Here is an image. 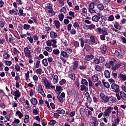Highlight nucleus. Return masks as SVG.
<instances>
[{
	"label": "nucleus",
	"instance_id": "34",
	"mask_svg": "<svg viewBox=\"0 0 126 126\" xmlns=\"http://www.w3.org/2000/svg\"><path fill=\"white\" fill-rule=\"evenodd\" d=\"M3 58L5 60H8L10 58V55L6 52H4L3 55Z\"/></svg>",
	"mask_w": 126,
	"mask_h": 126
},
{
	"label": "nucleus",
	"instance_id": "12",
	"mask_svg": "<svg viewBox=\"0 0 126 126\" xmlns=\"http://www.w3.org/2000/svg\"><path fill=\"white\" fill-rule=\"evenodd\" d=\"M114 27L117 29L118 30H122V26L120 25V23L119 22L115 21L113 23Z\"/></svg>",
	"mask_w": 126,
	"mask_h": 126
},
{
	"label": "nucleus",
	"instance_id": "22",
	"mask_svg": "<svg viewBox=\"0 0 126 126\" xmlns=\"http://www.w3.org/2000/svg\"><path fill=\"white\" fill-rule=\"evenodd\" d=\"M79 63V61H74V62L73 63L74 65H73V67H72L73 70H76V68L78 67Z\"/></svg>",
	"mask_w": 126,
	"mask_h": 126
},
{
	"label": "nucleus",
	"instance_id": "35",
	"mask_svg": "<svg viewBox=\"0 0 126 126\" xmlns=\"http://www.w3.org/2000/svg\"><path fill=\"white\" fill-rule=\"evenodd\" d=\"M42 64H43V65L44 66H48V59H47V58H44L42 60Z\"/></svg>",
	"mask_w": 126,
	"mask_h": 126
},
{
	"label": "nucleus",
	"instance_id": "55",
	"mask_svg": "<svg viewBox=\"0 0 126 126\" xmlns=\"http://www.w3.org/2000/svg\"><path fill=\"white\" fill-rule=\"evenodd\" d=\"M18 53H19V51H18V50H17L16 48L14 47L13 48V54H14V55H17Z\"/></svg>",
	"mask_w": 126,
	"mask_h": 126
},
{
	"label": "nucleus",
	"instance_id": "29",
	"mask_svg": "<svg viewBox=\"0 0 126 126\" xmlns=\"http://www.w3.org/2000/svg\"><path fill=\"white\" fill-rule=\"evenodd\" d=\"M121 53H122V48H119L117 50H116L115 52V55L116 57H119L120 55H121Z\"/></svg>",
	"mask_w": 126,
	"mask_h": 126
},
{
	"label": "nucleus",
	"instance_id": "61",
	"mask_svg": "<svg viewBox=\"0 0 126 126\" xmlns=\"http://www.w3.org/2000/svg\"><path fill=\"white\" fill-rule=\"evenodd\" d=\"M94 62L95 64H99L100 63V61L98 58H94Z\"/></svg>",
	"mask_w": 126,
	"mask_h": 126
},
{
	"label": "nucleus",
	"instance_id": "57",
	"mask_svg": "<svg viewBox=\"0 0 126 126\" xmlns=\"http://www.w3.org/2000/svg\"><path fill=\"white\" fill-rule=\"evenodd\" d=\"M53 53L54 55H59L60 54V50L59 49H54L53 51Z\"/></svg>",
	"mask_w": 126,
	"mask_h": 126
},
{
	"label": "nucleus",
	"instance_id": "11",
	"mask_svg": "<svg viewBox=\"0 0 126 126\" xmlns=\"http://www.w3.org/2000/svg\"><path fill=\"white\" fill-rule=\"evenodd\" d=\"M108 102L110 103V104H113V103H116L117 102V98H116V97L114 96H109L108 98Z\"/></svg>",
	"mask_w": 126,
	"mask_h": 126
},
{
	"label": "nucleus",
	"instance_id": "41",
	"mask_svg": "<svg viewBox=\"0 0 126 126\" xmlns=\"http://www.w3.org/2000/svg\"><path fill=\"white\" fill-rule=\"evenodd\" d=\"M94 68L96 71H99V72H101V71H102V70H103V69H102V68L101 67V66L99 65H96L95 66Z\"/></svg>",
	"mask_w": 126,
	"mask_h": 126
},
{
	"label": "nucleus",
	"instance_id": "38",
	"mask_svg": "<svg viewBox=\"0 0 126 126\" xmlns=\"http://www.w3.org/2000/svg\"><path fill=\"white\" fill-rule=\"evenodd\" d=\"M23 28L24 30H30V29L31 28V26L30 25L25 24L23 26Z\"/></svg>",
	"mask_w": 126,
	"mask_h": 126
},
{
	"label": "nucleus",
	"instance_id": "45",
	"mask_svg": "<svg viewBox=\"0 0 126 126\" xmlns=\"http://www.w3.org/2000/svg\"><path fill=\"white\" fill-rule=\"evenodd\" d=\"M90 38L93 44L96 43V40H95V36L94 35H91Z\"/></svg>",
	"mask_w": 126,
	"mask_h": 126
},
{
	"label": "nucleus",
	"instance_id": "32",
	"mask_svg": "<svg viewBox=\"0 0 126 126\" xmlns=\"http://www.w3.org/2000/svg\"><path fill=\"white\" fill-rule=\"evenodd\" d=\"M80 42V45L81 47L82 48H83L84 47V44H85V39H83V37H81L79 39Z\"/></svg>",
	"mask_w": 126,
	"mask_h": 126
},
{
	"label": "nucleus",
	"instance_id": "37",
	"mask_svg": "<svg viewBox=\"0 0 126 126\" xmlns=\"http://www.w3.org/2000/svg\"><path fill=\"white\" fill-rule=\"evenodd\" d=\"M58 79H59V76L57 75H55L53 79L54 84H57V83H58Z\"/></svg>",
	"mask_w": 126,
	"mask_h": 126
},
{
	"label": "nucleus",
	"instance_id": "17",
	"mask_svg": "<svg viewBox=\"0 0 126 126\" xmlns=\"http://www.w3.org/2000/svg\"><path fill=\"white\" fill-rule=\"evenodd\" d=\"M50 38L51 39H55V38H58V34L56 32L51 31L50 33Z\"/></svg>",
	"mask_w": 126,
	"mask_h": 126
},
{
	"label": "nucleus",
	"instance_id": "18",
	"mask_svg": "<svg viewBox=\"0 0 126 126\" xmlns=\"http://www.w3.org/2000/svg\"><path fill=\"white\" fill-rule=\"evenodd\" d=\"M118 78H120L122 81H126V74H123L122 73L118 74Z\"/></svg>",
	"mask_w": 126,
	"mask_h": 126
},
{
	"label": "nucleus",
	"instance_id": "40",
	"mask_svg": "<svg viewBox=\"0 0 126 126\" xmlns=\"http://www.w3.org/2000/svg\"><path fill=\"white\" fill-rule=\"evenodd\" d=\"M37 90L39 93L41 92H43V91H44V90L43 89V87L42 86V85L39 84L37 86Z\"/></svg>",
	"mask_w": 126,
	"mask_h": 126
},
{
	"label": "nucleus",
	"instance_id": "9",
	"mask_svg": "<svg viewBox=\"0 0 126 126\" xmlns=\"http://www.w3.org/2000/svg\"><path fill=\"white\" fill-rule=\"evenodd\" d=\"M11 94L15 96V97H17V98H19L20 97V92H19V90H16V91H14L11 90Z\"/></svg>",
	"mask_w": 126,
	"mask_h": 126
},
{
	"label": "nucleus",
	"instance_id": "58",
	"mask_svg": "<svg viewBox=\"0 0 126 126\" xmlns=\"http://www.w3.org/2000/svg\"><path fill=\"white\" fill-rule=\"evenodd\" d=\"M15 69H16V71H20L21 70L20 66L17 64L15 65Z\"/></svg>",
	"mask_w": 126,
	"mask_h": 126
},
{
	"label": "nucleus",
	"instance_id": "33",
	"mask_svg": "<svg viewBox=\"0 0 126 126\" xmlns=\"http://www.w3.org/2000/svg\"><path fill=\"white\" fill-rule=\"evenodd\" d=\"M31 102L32 104V105H33V106H35V105H36L37 103V99L36 98L32 97L31 99Z\"/></svg>",
	"mask_w": 126,
	"mask_h": 126
},
{
	"label": "nucleus",
	"instance_id": "27",
	"mask_svg": "<svg viewBox=\"0 0 126 126\" xmlns=\"http://www.w3.org/2000/svg\"><path fill=\"white\" fill-rule=\"evenodd\" d=\"M106 17L102 16L100 20V23L101 24L102 26H105L106 24Z\"/></svg>",
	"mask_w": 126,
	"mask_h": 126
},
{
	"label": "nucleus",
	"instance_id": "39",
	"mask_svg": "<svg viewBox=\"0 0 126 126\" xmlns=\"http://www.w3.org/2000/svg\"><path fill=\"white\" fill-rule=\"evenodd\" d=\"M82 14L84 16H87V9L86 7H84L82 9Z\"/></svg>",
	"mask_w": 126,
	"mask_h": 126
},
{
	"label": "nucleus",
	"instance_id": "3",
	"mask_svg": "<svg viewBox=\"0 0 126 126\" xmlns=\"http://www.w3.org/2000/svg\"><path fill=\"white\" fill-rule=\"evenodd\" d=\"M46 10H48V13H51V16L56 15V12L54 11L53 4L51 3H47V6H45Z\"/></svg>",
	"mask_w": 126,
	"mask_h": 126
},
{
	"label": "nucleus",
	"instance_id": "20",
	"mask_svg": "<svg viewBox=\"0 0 126 126\" xmlns=\"http://www.w3.org/2000/svg\"><path fill=\"white\" fill-rule=\"evenodd\" d=\"M104 73L105 78L109 79L111 77V72L108 70H105Z\"/></svg>",
	"mask_w": 126,
	"mask_h": 126
},
{
	"label": "nucleus",
	"instance_id": "19",
	"mask_svg": "<svg viewBox=\"0 0 126 126\" xmlns=\"http://www.w3.org/2000/svg\"><path fill=\"white\" fill-rule=\"evenodd\" d=\"M56 112H57V113L59 115H64V114H65V111H64V110L61 108H58L56 110Z\"/></svg>",
	"mask_w": 126,
	"mask_h": 126
},
{
	"label": "nucleus",
	"instance_id": "2",
	"mask_svg": "<svg viewBox=\"0 0 126 126\" xmlns=\"http://www.w3.org/2000/svg\"><path fill=\"white\" fill-rule=\"evenodd\" d=\"M81 84L82 85L80 86V91L88 92V87L87 86H88V82H87V80L85 79H82Z\"/></svg>",
	"mask_w": 126,
	"mask_h": 126
},
{
	"label": "nucleus",
	"instance_id": "13",
	"mask_svg": "<svg viewBox=\"0 0 126 126\" xmlns=\"http://www.w3.org/2000/svg\"><path fill=\"white\" fill-rule=\"evenodd\" d=\"M60 57H62V58H64L67 59V58H68V57H69V55H68V54H67V53H66V52H65L63 50H62L61 51Z\"/></svg>",
	"mask_w": 126,
	"mask_h": 126
},
{
	"label": "nucleus",
	"instance_id": "56",
	"mask_svg": "<svg viewBox=\"0 0 126 126\" xmlns=\"http://www.w3.org/2000/svg\"><path fill=\"white\" fill-rule=\"evenodd\" d=\"M66 82V80L64 79H62L61 81L59 82V84L60 85H63V84H65V83Z\"/></svg>",
	"mask_w": 126,
	"mask_h": 126
},
{
	"label": "nucleus",
	"instance_id": "8",
	"mask_svg": "<svg viewBox=\"0 0 126 126\" xmlns=\"http://www.w3.org/2000/svg\"><path fill=\"white\" fill-rule=\"evenodd\" d=\"M99 96L101 99L102 102H103L104 103H108V97L107 95H105L103 93H101L100 94Z\"/></svg>",
	"mask_w": 126,
	"mask_h": 126
},
{
	"label": "nucleus",
	"instance_id": "36",
	"mask_svg": "<svg viewBox=\"0 0 126 126\" xmlns=\"http://www.w3.org/2000/svg\"><path fill=\"white\" fill-rule=\"evenodd\" d=\"M89 69V68H90V67H88V66H87V65H80L79 66V69H80V70H84L85 69Z\"/></svg>",
	"mask_w": 126,
	"mask_h": 126
},
{
	"label": "nucleus",
	"instance_id": "44",
	"mask_svg": "<svg viewBox=\"0 0 126 126\" xmlns=\"http://www.w3.org/2000/svg\"><path fill=\"white\" fill-rule=\"evenodd\" d=\"M97 7L98 8L99 10H103L104 9V5L100 3L97 5Z\"/></svg>",
	"mask_w": 126,
	"mask_h": 126
},
{
	"label": "nucleus",
	"instance_id": "49",
	"mask_svg": "<svg viewBox=\"0 0 126 126\" xmlns=\"http://www.w3.org/2000/svg\"><path fill=\"white\" fill-rule=\"evenodd\" d=\"M85 44L87 45H93L91 40L88 39H85Z\"/></svg>",
	"mask_w": 126,
	"mask_h": 126
},
{
	"label": "nucleus",
	"instance_id": "15",
	"mask_svg": "<svg viewBox=\"0 0 126 126\" xmlns=\"http://www.w3.org/2000/svg\"><path fill=\"white\" fill-rule=\"evenodd\" d=\"M15 15H19V16H26V13H23V10L20 9L19 10V13L15 12Z\"/></svg>",
	"mask_w": 126,
	"mask_h": 126
},
{
	"label": "nucleus",
	"instance_id": "46",
	"mask_svg": "<svg viewBox=\"0 0 126 126\" xmlns=\"http://www.w3.org/2000/svg\"><path fill=\"white\" fill-rule=\"evenodd\" d=\"M73 27L74 28L77 29V30L80 28V26H79V24L77 22H75L73 24Z\"/></svg>",
	"mask_w": 126,
	"mask_h": 126
},
{
	"label": "nucleus",
	"instance_id": "16",
	"mask_svg": "<svg viewBox=\"0 0 126 126\" xmlns=\"http://www.w3.org/2000/svg\"><path fill=\"white\" fill-rule=\"evenodd\" d=\"M80 114L82 117H85L87 115V111L84 108H81L80 109Z\"/></svg>",
	"mask_w": 126,
	"mask_h": 126
},
{
	"label": "nucleus",
	"instance_id": "1",
	"mask_svg": "<svg viewBox=\"0 0 126 126\" xmlns=\"http://www.w3.org/2000/svg\"><path fill=\"white\" fill-rule=\"evenodd\" d=\"M96 32L99 34H101L100 35V39L101 41H105L106 40V35L108 34V29L105 27L101 28L100 27L96 29Z\"/></svg>",
	"mask_w": 126,
	"mask_h": 126
},
{
	"label": "nucleus",
	"instance_id": "47",
	"mask_svg": "<svg viewBox=\"0 0 126 126\" xmlns=\"http://www.w3.org/2000/svg\"><path fill=\"white\" fill-rule=\"evenodd\" d=\"M84 49H86V52H90V50H91V46H90L88 44H85Z\"/></svg>",
	"mask_w": 126,
	"mask_h": 126
},
{
	"label": "nucleus",
	"instance_id": "30",
	"mask_svg": "<svg viewBox=\"0 0 126 126\" xmlns=\"http://www.w3.org/2000/svg\"><path fill=\"white\" fill-rule=\"evenodd\" d=\"M54 23H55V27L56 29H59L60 27V24L61 23H60V21L58 20H54Z\"/></svg>",
	"mask_w": 126,
	"mask_h": 126
},
{
	"label": "nucleus",
	"instance_id": "53",
	"mask_svg": "<svg viewBox=\"0 0 126 126\" xmlns=\"http://www.w3.org/2000/svg\"><path fill=\"white\" fill-rule=\"evenodd\" d=\"M69 78L72 79V80H75V74L72 73L69 75Z\"/></svg>",
	"mask_w": 126,
	"mask_h": 126
},
{
	"label": "nucleus",
	"instance_id": "59",
	"mask_svg": "<svg viewBox=\"0 0 126 126\" xmlns=\"http://www.w3.org/2000/svg\"><path fill=\"white\" fill-rule=\"evenodd\" d=\"M99 62L102 63L105 62V58L103 56H100L98 58Z\"/></svg>",
	"mask_w": 126,
	"mask_h": 126
},
{
	"label": "nucleus",
	"instance_id": "31",
	"mask_svg": "<svg viewBox=\"0 0 126 126\" xmlns=\"http://www.w3.org/2000/svg\"><path fill=\"white\" fill-rule=\"evenodd\" d=\"M116 96L117 98V99L118 100V101H120V100H121V99L122 98V91L121 92V91H120L119 92H116Z\"/></svg>",
	"mask_w": 126,
	"mask_h": 126
},
{
	"label": "nucleus",
	"instance_id": "64",
	"mask_svg": "<svg viewBox=\"0 0 126 126\" xmlns=\"http://www.w3.org/2000/svg\"><path fill=\"white\" fill-rule=\"evenodd\" d=\"M121 40L122 42V43H124V44H126V37L124 36H121Z\"/></svg>",
	"mask_w": 126,
	"mask_h": 126
},
{
	"label": "nucleus",
	"instance_id": "52",
	"mask_svg": "<svg viewBox=\"0 0 126 126\" xmlns=\"http://www.w3.org/2000/svg\"><path fill=\"white\" fill-rule=\"evenodd\" d=\"M115 20V17L114 15H111L108 17V21H114Z\"/></svg>",
	"mask_w": 126,
	"mask_h": 126
},
{
	"label": "nucleus",
	"instance_id": "25",
	"mask_svg": "<svg viewBox=\"0 0 126 126\" xmlns=\"http://www.w3.org/2000/svg\"><path fill=\"white\" fill-rule=\"evenodd\" d=\"M56 91L57 95H60L61 93H62V91H63V88H62V86H57L56 87Z\"/></svg>",
	"mask_w": 126,
	"mask_h": 126
},
{
	"label": "nucleus",
	"instance_id": "10",
	"mask_svg": "<svg viewBox=\"0 0 126 126\" xmlns=\"http://www.w3.org/2000/svg\"><path fill=\"white\" fill-rule=\"evenodd\" d=\"M92 120L91 125H93L92 126H97L99 125L98 123V120L96 117H92Z\"/></svg>",
	"mask_w": 126,
	"mask_h": 126
},
{
	"label": "nucleus",
	"instance_id": "63",
	"mask_svg": "<svg viewBox=\"0 0 126 126\" xmlns=\"http://www.w3.org/2000/svg\"><path fill=\"white\" fill-rule=\"evenodd\" d=\"M36 72L37 74H39V75H41V74H42V68H39L38 69H37L36 70Z\"/></svg>",
	"mask_w": 126,
	"mask_h": 126
},
{
	"label": "nucleus",
	"instance_id": "23",
	"mask_svg": "<svg viewBox=\"0 0 126 126\" xmlns=\"http://www.w3.org/2000/svg\"><path fill=\"white\" fill-rule=\"evenodd\" d=\"M102 83L105 88H110V84L108 82H105V79L102 80Z\"/></svg>",
	"mask_w": 126,
	"mask_h": 126
},
{
	"label": "nucleus",
	"instance_id": "43",
	"mask_svg": "<svg viewBox=\"0 0 126 126\" xmlns=\"http://www.w3.org/2000/svg\"><path fill=\"white\" fill-rule=\"evenodd\" d=\"M122 100H126V94L124 92L121 91Z\"/></svg>",
	"mask_w": 126,
	"mask_h": 126
},
{
	"label": "nucleus",
	"instance_id": "50",
	"mask_svg": "<svg viewBox=\"0 0 126 126\" xmlns=\"http://www.w3.org/2000/svg\"><path fill=\"white\" fill-rule=\"evenodd\" d=\"M57 124V121L55 120H51L49 122L50 126H54Z\"/></svg>",
	"mask_w": 126,
	"mask_h": 126
},
{
	"label": "nucleus",
	"instance_id": "62",
	"mask_svg": "<svg viewBox=\"0 0 126 126\" xmlns=\"http://www.w3.org/2000/svg\"><path fill=\"white\" fill-rule=\"evenodd\" d=\"M27 39L29 41L30 43L31 44H32L33 43V37L32 36H28Z\"/></svg>",
	"mask_w": 126,
	"mask_h": 126
},
{
	"label": "nucleus",
	"instance_id": "4",
	"mask_svg": "<svg viewBox=\"0 0 126 126\" xmlns=\"http://www.w3.org/2000/svg\"><path fill=\"white\" fill-rule=\"evenodd\" d=\"M95 5H96V3L94 2H92L88 5V10L90 13H96Z\"/></svg>",
	"mask_w": 126,
	"mask_h": 126
},
{
	"label": "nucleus",
	"instance_id": "42",
	"mask_svg": "<svg viewBox=\"0 0 126 126\" xmlns=\"http://www.w3.org/2000/svg\"><path fill=\"white\" fill-rule=\"evenodd\" d=\"M16 115H17L18 117L20 119H21V118L23 117V114L21 113V112L19 111V110H17L16 112Z\"/></svg>",
	"mask_w": 126,
	"mask_h": 126
},
{
	"label": "nucleus",
	"instance_id": "24",
	"mask_svg": "<svg viewBox=\"0 0 126 126\" xmlns=\"http://www.w3.org/2000/svg\"><path fill=\"white\" fill-rule=\"evenodd\" d=\"M100 16L98 15H94V16H93L92 17V20L93 21H94V22H98L99 20H100Z\"/></svg>",
	"mask_w": 126,
	"mask_h": 126
},
{
	"label": "nucleus",
	"instance_id": "51",
	"mask_svg": "<svg viewBox=\"0 0 126 126\" xmlns=\"http://www.w3.org/2000/svg\"><path fill=\"white\" fill-rule=\"evenodd\" d=\"M60 12H63L64 14L66 13V6H64L62 8V9L60 10Z\"/></svg>",
	"mask_w": 126,
	"mask_h": 126
},
{
	"label": "nucleus",
	"instance_id": "14",
	"mask_svg": "<svg viewBox=\"0 0 126 126\" xmlns=\"http://www.w3.org/2000/svg\"><path fill=\"white\" fill-rule=\"evenodd\" d=\"M122 66V64L121 63H116L113 67H111L112 70H113L114 71L117 70V69H119L120 68V67Z\"/></svg>",
	"mask_w": 126,
	"mask_h": 126
},
{
	"label": "nucleus",
	"instance_id": "5",
	"mask_svg": "<svg viewBox=\"0 0 126 126\" xmlns=\"http://www.w3.org/2000/svg\"><path fill=\"white\" fill-rule=\"evenodd\" d=\"M24 50L25 57L28 58V59H32V55H31V51L28 49V48H24Z\"/></svg>",
	"mask_w": 126,
	"mask_h": 126
},
{
	"label": "nucleus",
	"instance_id": "60",
	"mask_svg": "<svg viewBox=\"0 0 126 126\" xmlns=\"http://www.w3.org/2000/svg\"><path fill=\"white\" fill-rule=\"evenodd\" d=\"M74 46L75 48H79V42L77 41H75L74 42Z\"/></svg>",
	"mask_w": 126,
	"mask_h": 126
},
{
	"label": "nucleus",
	"instance_id": "7",
	"mask_svg": "<svg viewBox=\"0 0 126 126\" xmlns=\"http://www.w3.org/2000/svg\"><path fill=\"white\" fill-rule=\"evenodd\" d=\"M111 89L115 90V93L116 92H119V91H121V90H120V86H119V85H117V84L115 83L112 84Z\"/></svg>",
	"mask_w": 126,
	"mask_h": 126
},
{
	"label": "nucleus",
	"instance_id": "54",
	"mask_svg": "<svg viewBox=\"0 0 126 126\" xmlns=\"http://www.w3.org/2000/svg\"><path fill=\"white\" fill-rule=\"evenodd\" d=\"M57 99L60 103H63V98L62 96H60L59 95H57Z\"/></svg>",
	"mask_w": 126,
	"mask_h": 126
},
{
	"label": "nucleus",
	"instance_id": "6",
	"mask_svg": "<svg viewBox=\"0 0 126 126\" xmlns=\"http://www.w3.org/2000/svg\"><path fill=\"white\" fill-rule=\"evenodd\" d=\"M100 51L101 54L104 56H106V53H107V50H108V46H106V45L103 44L100 46Z\"/></svg>",
	"mask_w": 126,
	"mask_h": 126
},
{
	"label": "nucleus",
	"instance_id": "48",
	"mask_svg": "<svg viewBox=\"0 0 126 126\" xmlns=\"http://www.w3.org/2000/svg\"><path fill=\"white\" fill-rule=\"evenodd\" d=\"M58 17L59 18L60 21H63L64 18V15L63 13H61L59 15Z\"/></svg>",
	"mask_w": 126,
	"mask_h": 126
},
{
	"label": "nucleus",
	"instance_id": "26",
	"mask_svg": "<svg viewBox=\"0 0 126 126\" xmlns=\"http://www.w3.org/2000/svg\"><path fill=\"white\" fill-rule=\"evenodd\" d=\"M92 80L93 82H97L99 80L98 75L95 74L92 76Z\"/></svg>",
	"mask_w": 126,
	"mask_h": 126
},
{
	"label": "nucleus",
	"instance_id": "21",
	"mask_svg": "<svg viewBox=\"0 0 126 126\" xmlns=\"http://www.w3.org/2000/svg\"><path fill=\"white\" fill-rule=\"evenodd\" d=\"M94 59V55L91 54L90 55H87L85 57V60L86 61H92Z\"/></svg>",
	"mask_w": 126,
	"mask_h": 126
},
{
	"label": "nucleus",
	"instance_id": "28",
	"mask_svg": "<svg viewBox=\"0 0 126 126\" xmlns=\"http://www.w3.org/2000/svg\"><path fill=\"white\" fill-rule=\"evenodd\" d=\"M43 82L44 83L45 86H46V87L48 88V89H51V88H50V84L49 82V80H48L47 79H45Z\"/></svg>",
	"mask_w": 126,
	"mask_h": 126
}]
</instances>
